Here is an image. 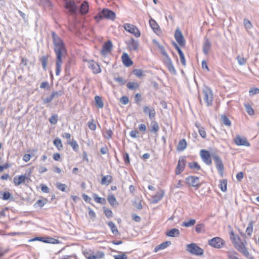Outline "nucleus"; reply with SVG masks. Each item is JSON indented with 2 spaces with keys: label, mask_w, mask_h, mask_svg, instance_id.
Returning a JSON list of instances; mask_svg holds the SVG:
<instances>
[{
  "label": "nucleus",
  "mask_w": 259,
  "mask_h": 259,
  "mask_svg": "<svg viewBox=\"0 0 259 259\" xmlns=\"http://www.w3.org/2000/svg\"><path fill=\"white\" fill-rule=\"evenodd\" d=\"M112 48L113 45L112 41L108 40L103 44L102 49L101 51V54L104 56L108 54L111 52Z\"/></svg>",
  "instance_id": "nucleus-12"
},
{
  "label": "nucleus",
  "mask_w": 259,
  "mask_h": 259,
  "mask_svg": "<svg viewBox=\"0 0 259 259\" xmlns=\"http://www.w3.org/2000/svg\"><path fill=\"white\" fill-rule=\"evenodd\" d=\"M221 121L226 126H230L231 125V121L225 115H221Z\"/></svg>",
  "instance_id": "nucleus-35"
},
{
  "label": "nucleus",
  "mask_w": 259,
  "mask_h": 259,
  "mask_svg": "<svg viewBox=\"0 0 259 259\" xmlns=\"http://www.w3.org/2000/svg\"><path fill=\"white\" fill-rule=\"evenodd\" d=\"M244 106L245 107L246 112L250 115L254 114V110L251 108V106L248 104H245Z\"/></svg>",
  "instance_id": "nucleus-48"
},
{
  "label": "nucleus",
  "mask_w": 259,
  "mask_h": 259,
  "mask_svg": "<svg viewBox=\"0 0 259 259\" xmlns=\"http://www.w3.org/2000/svg\"><path fill=\"white\" fill-rule=\"evenodd\" d=\"M95 101L96 106L99 108H102L104 104L101 98L99 96H96L95 97Z\"/></svg>",
  "instance_id": "nucleus-29"
},
{
  "label": "nucleus",
  "mask_w": 259,
  "mask_h": 259,
  "mask_svg": "<svg viewBox=\"0 0 259 259\" xmlns=\"http://www.w3.org/2000/svg\"><path fill=\"white\" fill-rule=\"evenodd\" d=\"M36 240L41 241L45 243H52V244H55L58 242V240L51 238V237H48V238H44V237H37L36 238Z\"/></svg>",
  "instance_id": "nucleus-21"
},
{
  "label": "nucleus",
  "mask_w": 259,
  "mask_h": 259,
  "mask_svg": "<svg viewBox=\"0 0 259 259\" xmlns=\"http://www.w3.org/2000/svg\"><path fill=\"white\" fill-rule=\"evenodd\" d=\"M188 166L191 169H196L198 170H200L201 169L200 166L198 163V162L196 161H193L192 162H189L188 163Z\"/></svg>",
  "instance_id": "nucleus-40"
},
{
  "label": "nucleus",
  "mask_w": 259,
  "mask_h": 259,
  "mask_svg": "<svg viewBox=\"0 0 259 259\" xmlns=\"http://www.w3.org/2000/svg\"><path fill=\"white\" fill-rule=\"evenodd\" d=\"M126 87L131 90H135L139 88V84L137 82H129L127 83Z\"/></svg>",
  "instance_id": "nucleus-32"
},
{
  "label": "nucleus",
  "mask_w": 259,
  "mask_h": 259,
  "mask_svg": "<svg viewBox=\"0 0 259 259\" xmlns=\"http://www.w3.org/2000/svg\"><path fill=\"white\" fill-rule=\"evenodd\" d=\"M108 225L110 228L112 232L114 235H117L118 234V231L117 230V228L115 225V224L112 222H108L107 223Z\"/></svg>",
  "instance_id": "nucleus-30"
},
{
  "label": "nucleus",
  "mask_w": 259,
  "mask_h": 259,
  "mask_svg": "<svg viewBox=\"0 0 259 259\" xmlns=\"http://www.w3.org/2000/svg\"><path fill=\"white\" fill-rule=\"evenodd\" d=\"M187 143L185 139H183L179 141V151H183L187 147Z\"/></svg>",
  "instance_id": "nucleus-41"
},
{
  "label": "nucleus",
  "mask_w": 259,
  "mask_h": 259,
  "mask_svg": "<svg viewBox=\"0 0 259 259\" xmlns=\"http://www.w3.org/2000/svg\"><path fill=\"white\" fill-rule=\"evenodd\" d=\"M196 223V221L195 219H191L187 222H184L182 224L181 226L183 227H189L193 226Z\"/></svg>",
  "instance_id": "nucleus-42"
},
{
  "label": "nucleus",
  "mask_w": 259,
  "mask_h": 259,
  "mask_svg": "<svg viewBox=\"0 0 259 259\" xmlns=\"http://www.w3.org/2000/svg\"><path fill=\"white\" fill-rule=\"evenodd\" d=\"M139 47V43L137 40H136L134 39H131L130 43H129V47L131 50L136 51Z\"/></svg>",
  "instance_id": "nucleus-27"
},
{
  "label": "nucleus",
  "mask_w": 259,
  "mask_h": 259,
  "mask_svg": "<svg viewBox=\"0 0 259 259\" xmlns=\"http://www.w3.org/2000/svg\"><path fill=\"white\" fill-rule=\"evenodd\" d=\"M179 57L180 61L182 65L184 66L186 65V59L185 58L184 54L181 49L179 48Z\"/></svg>",
  "instance_id": "nucleus-43"
},
{
  "label": "nucleus",
  "mask_w": 259,
  "mask_h": 259,
  "mask_svg": "<svg viewBox=\"0 0 259 259\" xmlns=\"http://www.w3.org/2000/svg\"><path fill=\"white\" fill-rule=\"evenodd\" d=\"M159 130V125L155 121H152L151 123L150 132L153 133H156Z\"/></svg>",
  "instance_id": "nucleus-37"
},
{
  "label": "nucleus",
  "mask_w": 259,
  "mask_h": 259,
  "mask_svg": "<svg viewBox=\"0 0 259 259\" xmlns=\"http://www.w3.org/2000/svg\"><path fill=\"white\" fill-rule=\"evenodd\" d=\"M143 112L145 114L148 115L150 119L154 118L156 114L155 109L153 107L145 106L143 107Z\"/></svg>",
  "instance_id": "nucleus-15"
},
{
  "label": "nucleus",
  "mask_w": 259,
  "mask_h": 259,
  "mask_svg": "<svg viewBox=\"0 0 259 259\" xmlns=\"http://www.w3.org/2000/svg\"><path fill=\"white\" fill-rule=\"evenodd\" d=\"M133 72L135 75L138 77H141L144 75V72L141 69H135Z\"/></svg>",
  "instance_id": "nucleus-53"
},
{
  "label": "nucleus",
  "mask_w": 259,
  "mask_h": 259,
  "mask_svg": "<svg viewBox=\"0 0 259 259\" xmlns=\"http://www.w3.org/2000/svg\"><path fill=\"white\" fill-rule=\"evenodd\" d=\"M258 93H259V89L257 88H252L249 92L250 96H253L254 95L257 94Z\"/></svg>",
  "instance_id": "nucleus-59"
},
{
  "label": "nucleus",
  "mask_w": 259,
  "mask_h": 259,
  "mask_svg": "<svg viewBox=\"0 0 259 259\" xmlns=\"http://www.w3.org/2000/svg\"><path fill=\"white\" fill-rule=\"evenodd\" d=\"M253 222L252 220L249 221L248 226L246 229V233L248 236H250L252 234L253 231Z\"/></svg>",
  "instance_id": "nucleus-31"
},
{
  "label": "nucleus",
  "mask_w": 259,
  "mask_h": 259,
  "mask_svg": "<svg viewBox=\"0 0 259 259\" xmlns=\"http://www.w3.org/2000/svg\"><path fill=\"white\" fill-rule=\"evenodd\" d=\"M39 5L45 8L51 9L52 5L50 0H39Z\"/></svg>",
  "instance_id": "nucleus-28"
},
{
  "label": "nucleus",
  "mask_w": 259,
  "mask_h": 259,
  "mask_svg": "<svg viewBox=\"0 0 259 259\" xmlns=\"http://www.w3.org/2000/svg\"><path fill=\"white\" fill-rule=\"evenodd\" d=\"M243 23L244 27L246 29H250L252 27V25L251 22L247 19H244Z\"/></svg>",
  "instance_id": "nucleus-52"
},
{
  "label": "nucleus",
  "mask_w": 259,
  "mask_h": 259,
  "mask_svg": "<svg viewBox=\"0 0 259 259\" xmlns=\"http://www.w3.org/2000/svg\"><path fill=\"white\" fill-rule=\"evenodd\" d=\"M198 131L199 132V134L201 136V137L203 138H205L206 137V132L204 128V127H201L198 130Z\"/></svg>",
  "instance_id": "nucleus-62"
},
{
  "label": "nucleus",
  "mask_w": 259,
  "mask_h": 259,
  "mask_svg": "<svg viewBox=\"0 0 259 259\" xmlns=\"http://www.w3.org/2000/svg\"><path fill=\"white\" fill-rule=\"evenodd\" d=\"M149 24L151 28L155 32H156V31L158 30L159 26L154 20L151 19L149 20Z\"/></svg>",
  "instance_id": "nucleus-34"
},
{
  "label": "nucleus",
  "mask_w": 259,
  "mask_h": 259,
  "mask_svg": "<svg viewBox=\"0 0 259 259\" xmlns=\"http://www.w3.org/2000/svg\"><path fill=\"white\" fill-rule=\"evenodd\" d=\"M163 195L164 191H163L162 190H160L159 192H157V193L154 196H153L152 203H158L162 198Z\"/></svg>",
  "instance_id": "nucleus-20"
},
{
  "label": "nucleus",
  "mask_w": 259,
  "mask_h": 259,
  "mask_svg": "<svg viewBox=\"0 0 259 259\" xmlns=\"http://www.w3.org/2000/svg\"><path fill=\"white\" fill-rule=\"evenodd\" d=\"M227 181L226 180H223L220 182V188L223 192L227 191Z\"/></svg>",
  "instance_id": "nucleus-47"
},
{
  "label": "nucleus",
  "mask_w": 259,
  "mask_h": 259,
  "mask_svg": "<svg viewBox=\"0 0 259 259\" xmlns=\"http://www.w3.org/2000/svg\"><path fill=\"white\" fill-rule=\"evenodd\" d=\"M228 257L229 259H239L237 256V253L235 251L228 252Z\"/></svg>",
  "instance_id": "nucleus-58"
},
{
  "label": "nucleus",
  "mask_w": 259,
  "mask_h": 259,
  "mask_svg": "<svg viewBox=\"0 0 259 259\" xmlns=\"http://www.w3.org/2000/svg\"><path fill=\"white\" fill-rule=\"evenodd\" d=\"M113 132L111 130H108L105 132L104 137L107 139L111 138Z\"/></svg>",
  "instance_id": "nucleus-61"
},
{
  "label": "nucleus",
  "mask_w": 259,
  "mask_h": 259,
  "mask_svg": "<svg viewBox=\"0 0 259 259\" xmlns=\"http://www.w3.org/2000/svg\"><path fill=\"white\" fill-rule=\"evenodd\" d=\"M123 27L126 31L133 34L136 37L140 36V31L136 26L130 23H125L124 24Z\"/></svg>",
  "instance_id": "nucleus-6"
},
{
  "label": "nucleus",
  "mask_w": 259,
  "mask_h": 259,
  "mask_svg": "<svg viewBox=\"0 0 259 259\" xmlns=\"http://www.w3.org/2000/svg\"><path fill=\"white\" fill-rule=\"evenodd\" d=\"M56 187L60 190L62 192L66 191V188H67V186L65 184H62L61 183H56Z\"/></svg>",
  "instance_id": "nucleus-50"
},
{
  "label": "nucleus",
  "mask_w": 259,
  "mask_h": 259,
  "mask_svg": "<svg viewBox=\"0 0 259 259\" xmlns=\"http://www.w3.org/2000/svg\"><path fill=\"white\" fill-rule=\"evenodd\" d=\"M185 165L186 161L184 160V158H182L181 159L179 158V174H180L181 171L184 170Z\"/></svg>",
  "instance_id": "nucleus-46"
},
{
  "label": "nucleus",
  "mask_w": 259,
  "mask_h": 259,
  "mask_svg": "<svg viewBox=\"0 0 259 259\" xmlns=\"http://www.w3.org/2000/svg\"><path fill=\"white\" fill-rule=\"evenodd\" d=\"M53 144L59 150H61L63 148L61 140L59 138H57L54 140Z\"/></svg>",
  "instance_id": "nucleus-36"
},
{
  "label": "nucleus",
  "mask_w": 259,
  "mask_h": 259,
  "mask_svg": "<svg viewBox=\"0 0 259 259\" xmlns=\"http://www.w3.org/2000/svg\"><path fill=\"white\" fill-rule=\"evenodd\" d=\"M115 259H126L127 257L124 253L115 255L114 256Z\"/></svg>",
  "instance_id": "nucleus-64"
},
{
  "label": "nucleus",
  "mask_w": 259,
  "mask_h": 259,
  "mask_svg": "<svg viewBox=\"0 0 259 259\" xmlns=\"http://www.w3.org/2000/svg\"><path fill=\"white\" fill-rule=\"evenodd\" d=\"M63 94H64V92L63 91L59 90V91H53L51 93V95L54 99V98H58V97L61 96L62 95H63Z\"/></svg>",
  "instance_id": "nucleus-44"
},
{
  "label": "nucleus",
  "mask_w": 259,
  "mask_h": 259,
  "mask_svg": "<svg viewBox=\"0 0 259 259\" xmlns=\"http://www.w3.org/2000/svg\"><path fill=\"white\" fill-rule=\"evenodd\" d=\"M104 212L106 216L107 217V218H108V219H110L111 217H112L113 213L112 211L110 210V209H105Z\"/></svg>",
  "instance_id": "nucleus-63"
},
{
  "label": "nucleus",
  "mask_w": 259,
  "mask_h": 259,
  "mask_svg": "<svg viewBox=\"0 0 259 259\" xmlns=\"http://www.w3.org/2000/svg\"><path fill=\"white\" fill-rule=\"evenodd\" d=\"M211 44L208 38L205 37L203 44L202 51L205 55H208L209 51L211 49Z\"/></svg>",
  "instance_id": "nucleus-16"
},
{
  "label": "nucleus",
  "mask_w": 259,
  "mask_h": 259,
  "mask_svg": "<svg viewBox=\"0 0 259 259\" xmlns=\"http://www.w3.org/2000/svg\"><path fill=\"white\" fill-rule=\"evenodd\" d=\"M233 244L235 248L239 251L243 253L245 256H248L249 252L242 242H237L236 241L233 242Z\"/></svg>",
  "instance_id": "nucleus-11"
},
{
  "label": "nucleus",
  "mask_w": 259,
  "mask_h": 259,
  "mask_svg": "<svg viewBox=\"0 0 259 259\" xmlns=\"http://www.w3.org/2000/svg\"><path fill=\"white\" fill-rule=\"evenodd\" d=\"M235 144L238 146H245L249 147L250 143L248 142L247 139L244 137L240 135H237L234 139Z\"/></svg>",
  "instance_id": "nucleus-10"
},
{
  "label": "nucleus",
  "mask_w": 259,
  "mask_h": 259,
  "mask_svg": "<svg viewBox=\"0 0 259 259\" xmlns=\"http://www.w3.org/2000/svg\"><path fill=\"white\" fill-rule=\"evenodd\" d=\"M67 143L72 147L74 151L76 152L78 150L79 146L76 141L74 140L72 141L68 140Z\"/></svg>",
  "instance_id": "nucleus-33"
},
{
  "label": "nucleus",
  "mask_w": 259,
  "mask_h": 259,
  "mask_svg": "<svg viewBox=\"0 0 259 259\" xmlns=\"http://www.w3.org/2000/svg\"><path fill=\"white\" fill-rule=\"evenodd\" d=\"M2 196V198L4 200H7L10 199L11 198L13 199V196L11 195V193L9 192H5L4 193L3 192Z\"/></svg>",
  "instance_id": "nucleus-49"
},
{
  "label": "nucleus",
  "mask_w": 259,
  "mask_h": 259,
  "mask_svg": "<svg viewBox=\"0 0 259 259\" xmlns=\"http://www.w3.org/2000/svg\"><path fill=\"white\" fill-rule=\"evenodd\" d=\"M123 64L126 67H130L133 64L132 60L126 53H123L121 57Z\"/></svg>",
  "instance_id": "nucleus-18"
},
{
  "label": "nucleus",
  "mask_w": 259,
  "mask_h": 259,
  "mask_svg": "<svg viewBox=\"0 0 259 259\" xmlns=\"http://www.w3.org/2000/svg\"><path fill=\"white\" fill-rule=\"evenodd\" d=\"M28 179V178L24 175L15 176L13 179V182L15 186H18L21 184L25 183V181Z\"/></svg>",
  "instance_id": "nucleus-17"
},
{
  "label": "nucleus",
  "mask_w": 259,
  "mask_h": 259,
  "mask_svg": "<svg viewBox=\"0 0 259 259\" xmlns=\"http://www.w3.org/2000/svg\"><path fill=\"white\" fill-rule=\"evenodd\" d=\"M195 231L197 233H204L205 232V226L204 224H198L195 227Z\"/></svg>",
  "instance_id": "nucleus-25"
},
{
  "label": "nucleus",
  "mask_w": 259,
  "mask_h": 259,
  "mask_svg": "<svg viewBox=\"0 0 259 259\" xmlns=\"http://www.w3.org/2000/svg\"><path fill=\"white\" fill-rule=\"evenodd\" d=\"M49 56H42L39 58V60L41 63L42 68L44 70H47V63L48 61Z\"/></svg>",
  "instance_id": "nucleus-24"
},
{
  "label": "nucleus",
  "mask_w": 259,
  "mask_h": 259,
  "mask_svg": "<svg viewBox=\"0 0 259 259\" xmlns=\"http://www.w3.org/2000/svg\"><path fill=\"white\" fill-rule=\"evenodd\" d=\"M47 202V199H45L44 200L39 199L35 203L34 205H37L40 207H42Z\"/></svg>",
  "instance_id": "nucleus-56"
},
{
  "label": "nucleus",
  "mask_w": 259,
  "mask_h": 259,
  "mask_svg": "<svg viewBox=\"0 0 259 259\" xmlns=\"http://www.w3.org/2000/svg\"><path fill=\"white\" fill-rule=\"evenodd\" d=\"M54 52L56 56V75H59L61 70L62 58L66 53V49L62 39L54 32L51 33Z\"/></svg>",
  "instance_id": "nucleus-1"
},
{
  "label": "nucleus",
  "mask_w": 259,
  "mask_h": 259,
  "mask_svg": "<svg viewBox=\"0 0 259 259\" xmlns=\"http://www.w3.org/2000/svg\"><path fill=\"white\" fill-rule=\"evenodd\" d=\"M208 244L213 247L221 248L224 245L225 241L221 238L215 237L209 239Z\"/></svg>",
  "instance_id": "nucleus-5"
},
{
  "label": "nucleus",
  "mask_w": 259,
  "mask_h": 259,
  "mask_svg": "<svg viewBox=\"0 0 259 259\" xmlns=\"http://www.w3.org/2000/svg\"><path fill=\"white\" fill-rule=\"evenodd\" d=\"M212 159L213 160L215 167L217 168L219 172L221 175H223L224 169V164L223 161L220 156L216 153H211Z\"/></svg>",
  "instance_id": "nucleus-4"
},
{
  "label": "nucleus",
  "mask_w": 259,
  "mask_h": 259,
  "mask_svg": "<svg viewBox=\"0 0 259 259\" xmlns=\"http://www.w3.org/2000/svg\"><path fill=\"white\" fill-rule=\"evenodd\" d=\"M116 18L115 13L107 8L103 9L98 15L94 17V19L97 22L103 19L114 20Z\"/></svg>",
  "instance_id": "nucleus-2"
},
{
  "label": "nucleus",
  "mask_w": 259,
  "mask_h": 259,
  "mask_svg": "<svg viewBox=\"0 0 259 259\" xmlns=\"http://www.w3.org/2000/svg\"><path fill=\"white\" fill-rule=\"evenodd\" d=\"M112 180V177L110 175L104 176L101 180V184L108 185L111 182Z\"/></svg>",
  "instance_id": "nucleus-26"
},
{
  "label": "nucleus",
  "mask_w": 259,
  "mask_h": 259,
  "mask_svg": "<svg viewBox=\"0 0 259 259\" xmlns=\"http://www.w3.org/2000/svg\"><path fill=\"white\" fill-rule=\"evenodd\" d=\"M176 233L178 234V229L174 228L167 232L166 234L168 236L174 237Z\"/></svg>",
  "instance_id": "nucleus-57"
},
{
  "label": "nucleus",
  "mask_w": 259,
  "mask_h": 259,
  "mask_svg": "<svg viewBox=\"0 0 259 259\" xmlns=\"http://www.w3.org/2000/svg\"><path fill=\"white\" fill-rule=\"evenodd\" d=\"M166 63H167V66L169 71L170 72L173 73L175 74H176V73H177L176 70H175V69L174 67V65H172L170 59L168 58Z\"/></svg>",
  "instance_id": "nucleus-38"
},
{
  "label": "nucleus",
  "mask_w": 259,
  "mask_h": 259,
  "mask_svg": "<svg viewBox=\"0 0 259 259\" xmlns=\"http://www.w3.org/2000/svg\"><path fill=\"white\" fill-rule=\"evenodd\" d=\"M65 8L69 11L71 14H76L78 7L74 2L71 1H66L65 3Z\"/></svg>",
  "instance_id": "nucleus-13"
},
{
  "label": "nucleus",
  "mask_w": 259,
  "mask_h": 259,
  "mask_svg": "<svg viewBox=\"0 0 259 259\" xmlns=\"http://www.w3.org/2000/svg\"><path fill=\"white\" fill-rule=\"evenodd\" d=\"M89 12V4L86 1L83 2L80 7L79 13L83 15H85Z\"/></svg>",
  "instance_id": "nucleus-19"
},
{
  "label": "nucleus",
  "mask_w": 259,
  "mask_h": 259,
  "mask_svg": "<svg viewBox=\"0 0 259 259\" xmlns=\"http://www.w3.org/2000/svg\"><path fill=\"white\" fill-rule=\"evenodd\" d=\"M49 121L51 124H55L58 121V115L54 114L49 118Z\"/></svg>",
  "instance_id": "nucleus-51"
},
{
  "label": "nucleus",
  "mask_w": 259,
  "mask_h": 259,
  "mask_svg": "<svg viewBox=\"0 0 259 259\" xmlns=\"http://www.w3.org/2000/svg\"><path fill=\"white\" fill-rule=\"evenodd\" d=\"M186 181L187 184L193 187L199 188L201 185L199 184V178L195 176H188L186 179Z\"/></svg>",
  "instance_id": "nucleus-9"
},
{
  "label": "nucleus",
  "mask_w": 259,
  "mask_h": 259,
  "mask_svg": "<svg viewBox=\"0 0 259 259\" xmlns=\"http://www.w3.org/2000/svg\"><path fill=\"white\" fill-rule=\"evenodd\" d=\"M89 67L91 68L93 72L97 74L101 71V69L99 65L93 60H89L88 61Z\"/></svg>",
  "instance_id": "nucleus-14"
},
{
  "label": "nucleus",
  "mask_w": 259,
  "mask_h": 259,
  "mask_svg": "<svg viewBox=\"0 0 259 259\" xmlns=\"http://www.w3.org/2000/svg\"><path fill=\"white\" fill-rule=\"evenodd\" d=\"M186 250L192 254L201 256L203 254V249L197 245L196 243H192L187 244Z\"/></svg>",
  "instance_id": "nucleus-3"
},
{
  "label": "nucleus",
  "mask_w": 259,
  "mask_h": 259,
  "mask_svg": "<svg viewBox=\"0 0 259 259\" xmlns=\"http://www.w3.org/2000/svg\"><path fill=\"white\" fill-rule=\"evenodd\" d=\"M94 199L95 201L98 203H100L102 204H104L106 202V200L105 198L100 197L98 196L97 194H94L93 196Z\"/></svg>",
  "instance_id": "nucleus-39"
},
{
  "label": "nucleus",
  "mask_w": 259,
  "mask_h": 259,
  "mask_svg": "<svg viewBox=\"0 0 259 259\" xmlns=\"http://www.w3.org/2000/svg\"><path fill=\"white\" fill-rule=\"evenodd\" d=\"M107 199L109 203L112 207H116L118 205V203L113 194L109 195Z\"/></svg>",
  "instance_id": "nucleus-23"
},
{
  "label": "nucleus",
  "mask_w": 259,
  "mask_h": 259,
  "mask_svg": "<svg viewBox=\"0 0 259 259\" xmlns=\"http://www.w3.org/2000/svg\"><path fill=\"white\" fill-rule=\"evenodd\" d=\"M200 154L203 161L207 165H210L212 163L211 154L206 150L202 149L200 152Z\"/></svg>",
  "instance_id": "nucleus-8"
},
{
  "label": "nucleus",
  "mask_w": 259,
  "mask_h": 259,
  "mask_svg": "<svg viewBox=\"0 0 259 259\" xmlns=\"http://www.w3.org/2000/svg\"><path fill=\"white\" fill-rule=\"evenodd\" d=\"M123 158L124 163L126 165L130 164V159L129 155L127 152L123 153Z\"/></svg>",
  "instance_id": "nucleus-55"
},
{
  "label": "nucleus",
  "mask_w": 259,
  "mask_h": 259,
  "mask_svg": "<svg viewBox=\"0 0 259 259\" xmlns=\"http://www.w3.org/2000/svg\"><path fill=\"white\" fill-rule=\"evenodd\" d=\"M170 244H171V242L169 241H167L162 242L160 244L155 246V247L154 248V252H157L159 250L163 249Z\"/></svg>",
  "instance_id": "nucleus-22"
},
{
  "label": "nucleus",
  "mask_w": 259,
  "mask_h": 259,
  "mask_svg": "<svg viewBox=\"0 0 259 259\" xmlns=\"http://www.w3.org/2000/svg\"><path fill=\"white\" fill-rule=\"evenodd\" d=\"M202 93L204 95V100L206 105L207 106L211 105L213 96L211 90L209 88H206L203 90Z\"/></svg>",
  "instance_id": "nucleus-7"
},
{
  "label": "nucleus",
  "mask_w": 259,
  "mask_h": 259,
  "mask_svg": "<svg viewBox=\"0 0 259 259\" xmlns=\"http://www.w3.org/2000/svg\"><path fill=\"white\" fill-rule=\"evenodd\" d=\"M114 80L119 83L121 85H123L126 83V80L122 77H114Z\"/></svg>",
  "instance_id": "nucleus-54"
},
{
  "label": "nucleus",
  "mask_w": 259,
  "mask_h": 259,
  "mask_svg": "<svg viewBox=\"0 0 259 259\" xmlns=\"http://www.w3.org/2000/svg\"><path fill=\"white\" fill-rule=\"evenodd\" d=\"M88 126L89 128L92 131H95L96 129V125L94 123L93 119L88 122Z\"/></svg>",
  "instance_id": "nucleus-60"
},
{
  "label": "nucleus",
  "mask_w": 259,
  "mask_h": 259,
  "mask_svg": "<svg viewBox=\"0 0 259 259\" xmlns=\"http://www.w3.org/2000/svg\"><path fill=\"white\" fill-rule=\"evenodd\" d=\"M186 44L185 39L182 32L179 30V46L183 47Z\"/></svg>",
  "instance_id": "nucleus-45"
}]
</instances>
